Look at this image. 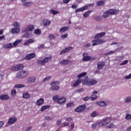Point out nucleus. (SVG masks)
Masks as SVG:
<instances>
[{
	"label": "nucleus",
	"mask_w": 131,
	"mask_h": 131,
	"mask_svg": "<svg viewBox=\"0 0 131 131\" xmlns=\"http://www.w3.org/2000/svg\"><path fill=\"white\" fill-rule=\"evenodd\" d=\"M101 127L100 122H96L91 125V127L92 128H96V127Z\"/></svg>",
	"instance_id": "cd10ccee"
},
{
	"label": "nucleus",
	"mask_w": 131,
	"mask_h": 131,
	"mask_svg": "<svg viewBox=\"0 0 131 131\" xmlns=\"http://www.w3.org/2000/svg\"><path fill=\"white\" fill-rule=\"evenodd\" d=\"M29 41V43H33V42H34V41H35V39L32 38V39H29V40H28Z\"/></svg>",
	"instance_id": "4d7b16f0"
},
{
	"label": "nucleus",
	"mask_w": 131,
	"mask_h": 131,
	"mask_svg": "<svg viewBox=\"0 0 131 131\" xmlns=\"http://www.w3.org/2000/svg\"><path fill=\"white\" fill-rule=\"evenodd\" d=\"M125 103H130L131 102V97H128L124 100Z\"/></svg>",
	"instance_id": "c03bdc74"
},
{
	"label": "nucleus",
	"mask_w": 131,
	"mask_h": 131,
	"mask_svg": "<svg viewBox=\"0 0 131 131\" xmlns=\"http://www.w3.org/2000/svg\"><path fill=\"white\" fill-rule=\"evenodd\" d=\"M28 74V71H19L16 74V77H17V78H25Z\"/></svg>",
	"instance_id": "20e7f679"
},
{
	"label": "nucleus",
	"mask_w": 131,
	"mask_h": 131,
	"mask_svg": "<svg viewBox=\"0 0 131 131\" xmlns=\"http://www.w3.org/2000/svg\"><path fill=\"white\" fill-rule=\"evenodd\" d=\"M127 63H128V60H125L122 63H120V66H122V65H125Z\"/></svg>",
	"instance_id": "603ef678"
},
{
	"label": "nucleus",
	"mask_w": 131,
	"mask_h": 131,
	"mask_svg": "<svg viewBox=\"0 0 131 131\" xmlns=\"http://www.w3.org/2000/svg\"><path fill=\"white\" fill-rule=\"evenodd\" d=\"M51 107L50 105H44L41 107L40 111L41 112H43L45 110H47V109H49Z\"/></svg>",
	"instance_id": "473e14b6"
},
{
	"label": "nucleus",
	"mask_w": 131,
	"mask_h": 131,
	"mask_svg": "<svg viewBox=\"0 0 131 131\" xmlns=\"http://www.w3.org/2000/svg\"><path fill=\"white\" fill-rule=\"evenodd\" d=\"M90 99L91 101H95V100H97V99H98V96L96 95H92L91 96Z\"/></svg>",
	"instance_id": "4c0bfd02"
},
{
	"label": "nucleus",
	"mask_w": 131,
	"mask_h": 131,
	"mask_svg": "<svg viewBox=\"0 0 131 131\" xmlns=\"http://www.w3.org/2000/svg\"><path fill=\"white\" fill-rule=\"evenodd\" d=\"M31 5H32V3L28 2L23 4V6H24L25 7H30Z\"/></svg>",
	"instance_id": "79ce46f5"
},
{
	"label": "nucleus",
	"mask_w": 131,
	"mask_h": 131,
	"mask_svg": "<svg viewBox=\"0 0 131 131\" xmlns=\"http://www.w3.org/2000/svg\"><path fill=\"white\" fill-rule=\"evenodd\" d=\"M73 48L72 47H67L63 50H62L60 53L59 55H63V54H66V53H67V52H69V51H71V50H73Z\"/></svg>",
	"instance_id": "dca6fc26"
},
{
	"label": "nucleus",
	"mask_w": 131,
	"mask_h": 131,
	"mask_svg": "<svg viewBox=\"0 0 131 131\" xmlns=\"http://www.w3.org/2000/svg\"><path fill=\"white\" fill-rule=\"evenodd\" d=\"M12 26H14V27H16V28H19V27H20V24L17 21H14L12 23Z\"/></svg>",
	"instance_id": "72a5a7b5"
},
{
	"label": "nucleus",
	"mask_w": 131,
	"mask_h": 131,
	"mask_svg": "<svg viewBox=\"0 0 131 131\" xmlns=\"http://www.w3.org/2000/svg\"><path fill=\"white\" fill-rule=\"evenodd\" d=\"M52 60V57H46L43 58L42 60L40 59H38L37 60V63L39 65H41L42 66H43L46 64V63H48V62H50Z\"/></svg>",
	"instance_id": "f03ea898"
},
{
	"label": "nucleus",
	"mask_w": 131,
	"mask_h": 131,
	"mask_svg": "<svg viewBox=\"0 0 131 131\" xmlns=\"http://www.w3.org/2000/svg\"><path fill=\"white\" fill-rule=\"evenodd\" d=\"M29 41L27 40L24 43V46H28V45H29Z\"/></svg>",
	"instance_id": "338daca9"
},
{
	"label": "nucleus",
	"mask_w": 131,
	"mask_h": 131,
	"mask_svg": "<svg viewBox=\"0 0 131 131\" xmlns=\"http://www.w3.org/2000/svg\"><path fill=\"white\" fill-rule=\"evenodd\" d=\"M20 32V29L17 28H14L11 30V33L14 34H17Z\"/></svg>",
	"instance_id": "a878e982"
},
{
	"label": "nucleus",
	"mask_w": 131,
	"mask_h": 131,
	"mask_svg": "<svg viewBox=\"0 0 131 131\" xmlns=\"http://www.w3.org/2000/svg\"><path fill=\"white\" fill-rule=\"evenodd\" d=\"M16 90H13L11 91L12 96H16Z\"/></svg>",
	"instance_id": "bf43d9fd"
},
{
	"label": "nucleus",
	"mask_w": 131,
	"mask_h": 131,
	"mask_svg": "<svg viewBox=\"0 0 131 131\" xmlns=\"http://www.w3.org/2000/svg\"><path fill=\"white\" fill-rule=\"evenodd\" d=\"M111 122V118L109 117L104 118L101 121L99 122L100 124V126H105L107 125L108 123Z\"/></svg>",
	"instance_id": "39448f33"
},
{
	"label": "nucleus",
	"mask_w": 131,
	"mask_h": 131,
	"mask_svg": "<svg viewBox=\"0 0 131 131\" xmlns=\"http://www.w3.org/2000/svg\"><path fill=\"white\" fill-rule=\"evenodd\" d=\"M92 11L90 10L84 13L83 17L84 18H88L90 16V14H91Z\"/></svg>",
	"instance_id": "f704fd0d"
},
{
	"label": "nucleus",
	"mask_w": 131,
	"mask_h": 131,
	"mask_svg": "<svg viewBox=\"0 0 131 131\" xmlns=\"http://www.w3.org/2000/svg\"><path fill=\"white\" fill-rule=\"evenodd\" d=\"M74 104L73 103H69L67 104V107L68 108H70V107H72Z\"/></svg>",
	"instance_id": "864d4df0"
},
{
	"label": "nucleus",
	"mask_w": 131,
	"mask_h": 131,
	"mask_svg": "<svg viewBox=\"0 0 131 131\" xmlns=\"http://www.w3.org/2000/svg\"><path fill=\"white\" fill-rule=\"evenodd\" d=\"M13 44L12 43H8L4 46V49H12L13 48Z\"/></svg>",
	"instance_id": "7c9ffc66"
},
{
	"label": "nucleus",
	"mask_w": 131,
	"mask_h": 131,
	"mask_svg": "<svg viewBox=\"0 0 131 131\" xmlns=\"http://www.w3.org/2000/svg\"><path fill=\"white\" fill-rule=\"evenodd\" d=\"M86 74H87L86 72H83L79 74L77 76V77H78V78H81V77H83V76H84L85 75H86Z\"/></svg>",
	"instance_id": "a19ab883"
},
{
	"label": "nucleus",
	"mask_w": 131,
	"mask_h": 131,
	"mask_svg": "<svg viewBox=\"0 0 131 131\" xmlns=\"http://www.w3.org/2000/svg\"><path fill=\"white\" fill-rule=\"evenodd\" d=\"M43 102H45V100L43 99V98H39L36 102V105H37V106H41V104H43Z\"/></svg>",
	"instance_id": "4be33fe9"
},
{
	"label": "nucleus",
	"mask_w": 131,
	"mask_h": 131,
	"mask_svg": "<svg viewBox=\"0 0 131 131\" xmlns=\"http://www.w3.org/2000/svg\"><path fill=\"white\" fill-rule=\"evenodd\" d=\"M16 121L17 118L16 117H12L8 120V124H13V123H15V122H16Z\"/></svg>",
	"instance_id": "a211bd4d"
},
{
	"label": "nucleus",
	"mask_w": 131,
	"mask_h": 131,
	"mask_svg": "<svg viewBox=\"0 0 131 131\" xmlns=\"http://www.w3.org/2000/svg\"><path fill=\"white\" fill-rule=\"evenodd\" d=\"M77 5H73L71 6V8L72 9H77Z\"/></svg>",
	"instance_id": "69168bd1"
},
{
	"label": "nucleus",
	"mask_w": 131,
	"mask_h": 131,
	"mask_svg": "<svg viewBox=\"0 0 131 131\" xmlns=\"http://www.w3.org/2000/svg\"><path fill=\"white\" fill-rule=\"evenodd\" d=\"M45 119H46V120H52L53 118L50 116H46L45 117Z\"/></svg>",
	"instance_id": "13d9d810"
},
{
	"label": "nucleus",
	"mask_w": 131,
	"mask_h": 131,
	"mask_svg": "<svg viewBox=\"0 0 131 131\" xmlns=\"http://www.w3.org/2000/svg\"><path fill=\"white\" fill-rule=\"evenodd\" d=\"M93 46H97V45H101V43H104L105 40L101 39H95L92 41Z\"/></svg>",
	"instance_id": "423d86ee"
},
{
	"label": "nucleus",
	"mask_w": 131,
	"mask_h": 131,
	"mask_svg": "<svg viewBox=\"0 0 131 131\" xmlns=\"http://www.w3.org/2000/svg\"><path fill=\"white\" fill-rule=\"evenodd\" d=\"M51 78H52V77L51 76H48V77H46L45 78H44L42 81V82H45L46 81H48V80H50V79H51Z\"/></svg>",
	"instance_id": "a18cd8bd"
},
{
	"label": "nucleus",
	"mask_w": 131,
	"mask_h": 131,
	"mask_svg": "<svg viewBox=\"0 0 131 131\" xmlns=\"http://www.w3.org/2000/svg\"><path fill=\"white\" fill-rule=\"evenodd\" d=\"M94 19L95 20H96V21H101V20H102L101 16H95Z\"/></svg>",
	"instance_id": "8fccbe9b"
},
{
	"label": "nucleus",
	"mask_w": 131,
	"mask_h": 131,
	"mask_svg": "<svg viewBox=\"0 0 131 131\" xmlns=\"http://www.w3.org/2000/svg\"><path fill=\"white\" fill-rule=\"evenodd\" d=\"M83 81H82V79H78L73 84V86H74V88H76V86H77L78 85H79V83H80L81 82H82Z\"/></svg>",
	"instance_id": "393cba45"
},
{
	"label": "nucleus",
	"mask_w": 131,
	"mask_h": 131,
	"mask_svg": "<svg viewBox=\"0 0 131 131\" xmlns=\"http://www.w3.org/2000/svg\"><path fill=\"white\" fill-rule=\"evenodd\" d=\"M69 28H70V27H69V26H66V27H62L59 30V32H60V33L65 32V31H67V30H68V29H69Z\"/></svg>",
	"instance_id": "bb28decb"
},
{
	"label": "nucleus",
	"mask_w": 131,
	"mask_h": 131,
	"mask_svg": "<svg viewBox=\"0 0 131 131\" xmlns=\"http://www.w3.org/2000/svg\"><path fill=\"white\" fill-rule=\"evenodd\" d=\"M98 115H99V114L96 111H94L91 114V117H96V116H98Z\"/></svg>",
	"instance_id": "ea45409f"
},
{
	"label": "nucleus",
	"mask_w": 131,
	"mask_h": 131,
	"mask_svg": "<svg viewBox=\"0 0 131 131\" xmlns=\"http://www.w3.org/2000/svg\"><path fill=\"white\" fill-rule=\"evenodd\" d=\"M88 53H83L82 61H84V62H85L86 61H91V60H92V57L88 56Z\"/></svg>",
	"instance_id": "6e6552de"
},
{
	"label": "nucleus",
	"mask_w": 131,
	"mask_h": 131,
	"mask_svg": "<svg viewBox=\"0 0 131 131\" xmlns=\"http://www.w3.org/2000/svg\"><path fill=\"white\" fill-rule=\"evenodd\" d=\"M110 15V14L109 13V12L107 10L103 13V14L102 15V17L103 18H108V17H109Z\"/></svg>",
	"instance_id": "c9c22d12"
},
{
	"label": "nucleus",
	"mask_w": 131,
	"mask_h": 131,
	"mask_svg": "<svg viewBox=\"0 0 131 131\" xmlns=\"http://www.w3.org/2000/svg\"><path fill=\"white\" fill-rule=\"evenodd\" d=\"M125 119H127V120H129V119H131V115L130 114H127Z\"/></svg>",
	"instance_id": "5fc2aeb1"
},
{
	"label": "nucleus",
	"mask_w": 131,
	"mask_h": 131,
	"mask_svg": "<svg viewBox=\"0 0 131 131\" xmlns=\"http://www.w3.org/2000/svg\"><path fill=\"white\" fill-rule=\"evenodd\" d=\"M50 24H51V21L49 19H44L41 24V25H42V26H49V25H50Z\"/></svg>",
	"instance_id": "ddd939ff"
},
{
	"label": "nucleus",
	"mask_w": 131,
	"mask_h": 131,
	"mask_svg": "<svg viewBox=\"0 0 131 131\" xmlns=\"http://www.w3.org/2000/svg\"><path fill=\"white\" fill-rule=\"evenodd\" d=\"M35 57V54L34 53H30L29 54H28L25 59L26 60H30V59H33Z\"/></svg>",
	"instance_id": "aec40b11"
},
{
	"label": "nucleus",
	"mask_w": 131,
	"mask_h": 131,
	"mask_svg": "<svg viewBox=\"0 0 131 131\" xmlns=\"http://www.w3.org/2000/svg\"><path fill=\"white\" fill-rule=\"evenodd\" d=\"M23 37H25L26 38H29V34L28 33H26L24 34Z\"/></svg>",
	"instance_id": "052dcab7"
},
{
	"label": "nucleus",
	"mask_w": 131,
	"mask_h": 131,
	"mask_svg": "<svg viewBox=\"0 0 131 131\" xmlns=\"http://www.w3.org/2000/svg\"><path fill=\"white\" fill-rule=\"evenodd\" d=\"M36 80V77H30L27 79V82H29V83H33V82H35Z\"/></svg>",
	"instance_id": "412c9836"
},
{
	"label": "nucleus",
	"mask_w": 131,
	"mask_h": 131,
	"mask_svg": "<svg viewBox=\"0 0 131 131\" xmlns=\"http://www.w3.org/2000/svg\"><path fill=\"white\" fill-rule=\"evenodd\" d=\"M24 66H23V64H18V65H16L14 67H13L12 68H11V71H18V70H22L23 68H24Z\"/></svg>",
	"instance_id": "0eeeda50"
},
{
	"label": "nucleus",
	"mask_w": 131,
	"mask_h": 131,
	"mask_svg": "<svg viewBox=\"0 0 131 131\" xmlns=\"http://www.w3.org/2000/svg\"><path fill=\"white\" fill-rule=\"evenodd\" d=\"M34 26L32 25H28L24 30V32H29V31H33Z\"/></svg>",
	"instance_id": "9b49d317"
},
{
	"label": "nucleus",
	"mask_w": 131,
	"mask_h": 131,
	"mask_svg": "<svg viewBox=\"0 0 131 131\" xmlns=\"http://www.w3.org/2000/svg\"><path fill=\"white\" fill-rule=\"evenodd\" d=\"M22 41V39H17L15 41H14L13 43V47H17L20 42Z\"/></svg>",
	"instance_id": "c756f323"
},
{
	"label": "nucleus",
	"mask_w": 131,
	"mask_h": 131,
	"mask_svg": "<svg viewBox=\"0 0 131 131\" xmlns=\"http://www.w3.org/2000/svg\"><path fill=\"white\" fill-rule=\"evenodd\" d=\"M85 108H86V105H85V104L80 105L75 110V112H82V111H83Z\"/></svg>",
	"instance_id": "1a4fd4ad"
},
{
	"label": "nucleus",
	"mask_w": 131,
	"mask_h": 131,
	"mask_svg": "<svg viewBox=\"0 0 131 131\" xmlns=\"http://www.w3.org/2000/svg\"><path fill=\"white\" fill-rule=\"evenodd\" d=\"M110 15H116L118 13H119V11L117 9H110L107 10Z\"/></svg>",
	"instance_id": "4468645a"
},
{
	"label": "nucleus",
	"mask_w": 131,
	"mask_h": 131,
	"mask_svg": "<svg viewBox=\"0 0 131 131\" xmlns=\"http://www.w3.org/2000/svg\"><path fill=\"white\" fill-rule=\"evenodd\" d=\"M115 126L114 125V124L111 123L110 124L108 125L107 126V128H113V127H115Z\"/></svg>",
	"instance_id": "09e8293b"
},
{
	"label": "nucleus",
	"mask_w": 131,
	"mask_h": 131,
	"mask_svg": "<svg viewBox=\"0 0 131 131\" xmlns=\"http://www.w3.org/2000/svg\"><path fill=\"white\" fill-rule=\"evenodd\" d=\"M10 99V96L8 95L3 94L0 95V100L2 101H7V100H9Z\"/></svg>",
	"instance_id": "f3484780"
},
{
	"label": "nucleus",
	"mask_w": 131,
	"mask_h": 131,
	"mask_svg": "<svg viewBox=\"0 0 131 131\" xmlns=\"http://www.w3.org/2000/svg\"><path fill=\"white\" fill-rule=\"evenodd\" d=\"M124 78H125V79H130V78H131V73L129 74V75L125 76Z\"/></svg>",
	"instance_id": "e2e57ef3"
},
{
	"label": "nucleus",
	"mask_w": 131,
	"mask_h": 131,
	"mask_svg": "<svg viewBox=\"0 0 131 131\" xmlns=\"http://www.w3.org/2000/svg\"><path fill=\"white\" fill-rule=\"evenodd\" d=\"M23 98H24V99H29V98H30L29 93H28V92L24 93L23 94Z\"/></svg>",
	"instance_id": "c85d7f7f"
},
{
	"label": "nucleus",
	"mask_w": 131,
	"mask_h": 131,
	"mask_svg": "<svg viewBox=\"0 0 131 131\" xmlns=\"http://www.w3.org/2000/svg\"><path fill=\"white\" fill-rule=\"evenodd\" d=\"M35 34H37V35H39L41 34V31L39 30V29H37L34 31Z\"/></svg>",
	"instance_id": "58836bf2"
},
{
	"label": "nucleus",
	"mask_w": 131,
	"mask_h": 131,
	"mask_svg": "<svg viewBox=\"0 0 131 131\" xmlns=\"http://www.w3.org/2000/svg\"><path fill=\"white\" fill-rule=\"evenodd\" d=\"M48 37L50 40H52V39L55 38V36L53 34H50L49 35Z\"/></svg>",
	"instance_id": "de8ad7c7"
},
{
	"label": "nucleus",
	"mask_w": 131,
	"mask_h": 131,
	"mask_svg": "<svg viewBox=\"0 0 131 131\" xmlns=\"http://www.w3.org/2000/svg\"><path fill=\"white\" fill-rule=\"evenodd\" d=\"M71 62V60L68 59H64L60 61V65H68V64Z\"/></svg>",
	"instance_id": "5701e85b"
},
{
	"label": "nucleus",
	"mask_w": 131,
	"mask_h": 131,
	"mask_svg": "<svg viewBox=\"0 0 131 131\" xmlns=\"http://www.w3.org/2000/svg\"><path fill=\"white\" fill-rule=\"evenodd\" d=\"M50 91H59L60 87L58 86V84H59V82L58 81H55V82H52L50 83Z\"/></svg>",
	"instance_id": "7ed1b4c3"
},
{
	"label": "nucleus",
	"mask_w": 131,
	"mask_h": 131,
	"mask_svg": "<svg viewBox=\"0 0 131 131\" xmlns=\"http://www.w3.org/2000/svg\"><path fill=\"white\" fill-rule=\"evenodd\" d=\"M104 66H105V62L99 61L97 62V68L99 70H101Z\"/></svg>",
	"instance_id": "2eb2a0df"
},
{
	"label": "nucleus",
	"mask_w": 131,
	"mask_h": 131,
	"mask_svg": "<svg viewBox=\"0 0 131 131\" xmlns=\"http://www.w3.org/2000/svg\"><path fill=\"white\" fill-rule=\"evenodd\" d=\"M90 99V96H87L85 97H84L83 98V101H84L85 102H86V101H89V100Z\"/></svg>",
	"instance_id": "6e6d98bb"
},
{
	"label": "nucleus",
	"mask_w": 131,
	"mask_h": 131,
	"mask_svg": "<svg viewBox=\"0 0 131 131\" xmlns=\"http://www.w3.org/2000/svg\"><path fill=\"white\" fill-rule=\"evenodd\" d=\"M104 4L105 3L104 2V1H98L97 3V6H98V7H101L102 6H104Z\"/></svg>",
	"instance_id": "e433bc0d"
},
{
	"label": "nucleus",
	"mask_w": 131,
	"mask_h": 131,
	"mask_svg": "<svg viewBox=\"0 0 131 131\" xmlns=\"http://www.w3.org/2000/svg\"><path fill=\"white\" fill-rule=\"evenodd\" d=\"M115 52L114 51H110V52L107 53V55H112V54H114Z\"/></svg>",
	"instance_id": "774afa93"
},
{
	"label": "nucleus",
	"mask_w": 131,
	"mask_h": 131,
	"mask_svg": "<svg viewBox=\"0 0 131 131\" xmlns=\"http://www.w3.org/2000/svg\"><path fill=\"white\" fill-rule=\"evenodd\" d=\"M68 36V34L66 33V34L61 35V38H62V39L67 38Z\"/></svg>",
	"instance_id": "3c124183"
},
{
	"label": "nucleus",
	"mask_w": 131,
	"mask_h": 131,
	"mask_svg": "<svg viewBox=\"0 0 131 131\" xmlns=\"http://www.w3.org/2000/svg\"><path fill=\"white\" fill-rule=\"evenodd\" d=\"M50 13L53 14V15H57V14H59V12L53 9L50 11Z\"/></svg>",
	"instance_id": "49530a36"
},
{
	"label": "nucleus",
	"mask_w": 131,
	"mask_h": 131,
	"mask_svg": "<svg viewBox=\"0 0 131 131\" xmlns=\"http://www.w3.org/2000/svg\"><path fill=\"white\" fill-rule=\"evenodd\" d=\"M65 102H66V99H65L64 97H61L57 100V103L59 104V105H62V104H64Z\"/></svg>",
	"instance_id": "6ab92c4d"
},
{
	"label": "nucleus",
	"mask_w": 131,
	"mask_h": 131,
	"mask_svg": "<svg viewBox=\"0 0 131 131\" xmlns=\"http://www.w3.org/2000/svg\"><path fill=\"white\" fill-rule=\"evenodd\" d=\"M106 35V33L105 32H103L97 34L95 37V39H100V38H102V37H104Z\"/></svg>",
	"instance_id": "9d476101"
},
{
	"label": "nucleus",
	"mask_w": 131,
	"mask_h": 131,
	"mask_svg": "<svg viewBox=\"0 0 131 131\" xmlns=\"http://www.w3.org/2000/svg\"><path fill=\"white\" fill-rule=\"evenodd\" d=\"M61 122H62V121H61V120H57V121H56V124H57V125H60L61 124Z\"/></svg>",
	"instance_id": "0e129e2a"
},
{
	"label": "nucleus",
	"mask_w": 131,
	"mask_h": 131,
	"mask_svg": "<svg viewBox=\"0 0 131 131\" xmlns=\"http://www.w3.org/2000/svg\"><path fill=\"white\" fill-rule=\"evenodd\" d=\"M96 104H97V105L99 106H101V107H106V106H107V103L103 101H98L96 102Z\"/></svg>",
	"instance_id": "b1692460"
},
{
	"label": "nucleus",
	"mask_w": 131,
	"mask_h": 131,
	"mask_svg": "<svg viewBox=\"0 0 131 131\" xmlns=\"http://www.w3.org/2000/svg\"><path fill=\"white\" fill-rule=\"evenodd\" d=\"M89 9V6H85L84 7H82L79 9H77L75 10V13H78L79 12H83L84 11H85V10H88Z\"/></svg>",
	"instance_id": "f8f14e48"
},
{
	"label": "nucleus",
	"mask_w": 131,
	"mask_h": 131,
	"mask_svg": "<svg viewBox=\"0 0 131 131\" xmlns=\"http://www.w3.org/2000/svg\"><path fill=\"white\" fill-rule=\"evenodd\" d=\"M84 91L83 88H81L77 90V93H81Z\"/></svg>",
	"instance_id": "680f3d73"
},
{
	"label": "nucleus",
	"mask_w": 131,
	"mask_h": 131,
	"mask_svg": "<svg viewBox=\"0 0 131 131\" xmlns=\"http://www.w3.org/2000/svg\"><path fill=\"white\" fill-rule=\"evenodd\" d=\"M14 88L16 89H21L22 88H25V85L22 84H17L15 85Z\"/></svg>",
	"instance_id": "2f4dec72"
},
{
	"label": "nucleus",
	"mask_w": 131,
	"mask_h": 131,
	"mask_svg": "<svg viewBox=\"0 0 131 131\" xmlns=\"http://www.w3.org/2000/svg\"><path fill=\"white\" fill-rule=\"evenodd\" d=\"M97 80L93 79V78H90V79H85L82 81V84L84 85H89V86H92V85H95V84H96Z\"/></svg>",
	"instance_id": "f257e3e1"
},
{
	"label": "nucleus",
	"mask_w": 131,
	"mask_h": 131,
	"mask_svg": "<svg viewBox=\"0 0 131 131\" xmlns=\"http://www.w3.org/2000/svg\"><path fill=\"white\" fill-rule=\"evenodd\" d=\"M52 98L54 102H58V100H59V95H55L53 96Z\"/></svg>",
	"instance_id": "37998d69"
}]
</instances>
